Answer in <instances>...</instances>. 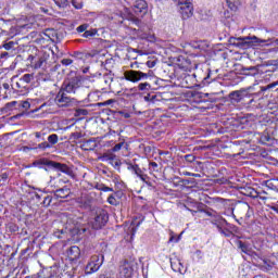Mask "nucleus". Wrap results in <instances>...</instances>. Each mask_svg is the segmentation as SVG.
Returning <instances> with one entry per match:
<instances>
[{"instance_id": "obj_1", "label": "nucleus", "mask_w": 278, "mask_h": 278, "mask_svg": "<svg viewBox=\"0 0 278 278\" xmlns=\"http://www.w3.org/2000/svg\"><path fill=\"white\" fill-rule=\"evenodd\" d=\"M88 83H90V79L81 76H75L71 79L65 80L61 87V90L65 91L67 94H77L81 86L90 88V86H88Z\"/></svg>"}, {"instance_id": "obj_2", "label": "nucleus", "mask_w": 278, "mask_h": 278, "mask_svg": "<svg viewBox=\"0 0 278 278\" xmlns=\"http://www.w3.org/2000/svg\"><path fill=\"white\" fill-rule=\"evenodd\" d=\"M270 39H260L257 36H247V37H231L230 42L235 47H239L240 49H248L249 47H261L262 45H266Z\"/></svg>"}, {"instance_id": "obj_3", "label": "nucleus", "mask_w": 278, "mask_h": 278, "mask_svg": "<svg viewBox=\"0 0 278 278\" xmlns=\"http://www.w3.org/2000/svg\"><path fill=\"white\" fill-rule=\"evenodd\" d=\"M134 12V13H132ZM132 12L127 15L128 21L134 23V25H140L142 16L149 12V5L144 0H137L132 5Z\"/></svg>"}, {"instance_id": "obj_4", "label": "nucleus", "mask_w": 278, "mask_h": 278, "mask_svg": "<svg viewBox=\"0 0 278 278\" xmlns=\"http://www.w3.org/2000/svg\"><path fill=\"white\" fill-rule=\"evenodd\" d=\"M35 164H37V166H48V168H54L55 170H60L61 173H64L72 179H75V177H76L73 168H71L66 164L58 163V162H54V161H51L48 159H40Z\"/></svg>"}, {"instance_id": "obj_5", "label": "nucleus", "mask_w": 278, "mask_h": 278, "mask_svg": "<svg viewBox=\"0 0 278 278\" xmlns=\"http://www.w3.org/2000/svg\"><path fill=\"white\" fill-rule=\"evenodd\" d=\"M149 77H153V71L149 70L148 73L129 70L124 73V78L126 81H131L132 84H138V81H142V79H149Z\"/></svg>"}, {"instance_id": "obj_6", "label": "nucleus", "mask_w": 278, "mask_h": 278, "mask_svg": "<svg viewBox=\"0 0 278 278\" xmlns=\"http://www.w3.org/2000/svg\"><path fill=\"white\" fill-rule=\"evenodd\" d=\"M103 254H94L91 256L89 263L85 268L86 275H92V273H97L101 266H103Z\"/></svg>"}, {"instance_id": "obj_7", "label": "nucleus", "mask_w": 278, "mask_h": 278, "mask_svg": "<svg viewBox=\"0 0 278 278\" xmlns=\"http://www.w3.org/2000/svg\"><path fill=\"white\" fill-rule=\"evenodd\" d=\"M175 4L179 8V13L181 14L182 18H190L192 16L194 8L192 7L191 0H173Z\"/></svg>"}, {"instance_id": "obj_8", "label": "nucleus", "mask_w": 278, "mask_h": 278, "mask_svg": "<svg viewBox=\"0 0 278 278\" xmlns=\"http://www.w3.org/2000/svg\"><path fill=\"white\" fill-rule=\"evenodd\" d=\"M51 55L47 52H40L38 56H31V66L33 68H42L47 71L49 68V59Z\"/></svg>"}, {"instance_id": "obj_9", "label": "nucleus", "mask_w": 278, "mask_h": 278, "mask_svg": "<svg viewBox=\"0 0 278 278\" xmlns=\"http://www.w3.org/2000/svg\"><path fill=\"white\" fill-rule=\"evenodd\" d=\"M108 223V212L103 208H98L96 211V216L93 220H91L90 225L92 229H102V227H105Z\"/></svg>"}, {"instance_id": "obj_10", "label": "nucleus", "mask_w": 278, "mask_h": 278, "mask_svg": "<svg viewBox=\"0 0 278 278\" xmlns=\"http://www.w3.org/2000/svg\"><path fill=\"white\" fill-rule=\"evenodd\" d=\"M134 277V263L124 261L119 266V274L117 278H131Z\"/></svg>"}, {"instance_id": "obj_11", "label": "nucleus", "mask_w": 278, "mask_h": 278, "mask_svg": "<svg viewBox=\"0 0 278 278\" xmlns=\"http://www.w3.org/2000/svg\"><path fill=\"white\" fill-rule=\"evenodd\" d=\"M54 101L59 108H68L73 103V98L66 91L60 89Z\"/></svg>"}, {"instance_id": "obj_12", "label": "nucleus", "mask_w": 278, "mask_h": 278, "mask_svg": "<svg viewBox=\"0 0 278 278\" xmlns=\"http://www.w3.org/2000/svg\"><path fill=\"white\" fill-rule=\"evenodd\" d=\"M31 81H34V74H25L15 84V88L20 90V92H29L27 85L31 84Z\"/></svg>"}, {"instance_id": "obj_13", "label": "nucleus", "mask_w": 278, "mask_h": 278, "mask_svg": "<svg viewBox=\"0 0 278 278\" xmlns=\"http://www.w3.org/2000/svg\"><path fill=\"white\" fill-rule=\"evenodd\" d=\"M92 201H94V199L90 193H81V195L77 198L79 207H83L84 210H90V207H92Z\"/></svg>"}, {"instance_id": "obj_14", "label": "nucleus", "mask_w": 278, "mask_h": 278, "mask_svg": "<svg viewBox=\"0 0 278 278\" xmlns=\"http://www.w3.org/2000/svg\"><path fill=\"white\" fill-rule=\"evenodd\" d=\"M101 162H109L112 166H121V161L116 159V154L106 151L100 156Z\"/></svg>"}, {"instance_id": "obj_15", "label": "nucleus", "mask_w": 278, "mask_h": 278, "mask_svg": "<svg viewBox=\"0 0 278 278\" xmlns=\"http://www.w3.org/2000/svg\"><path fill=\"white\" fill-rule=\"evenodd\" d=\"M81 255V250L79 247L73 245L67 250V257L70 262H77Z\"/></svg>"}, {"instance_id": "obj_16", "label": "nucleus", "mask_w": 278, "mask_h": 278, "mask_svg": "<svg viewBox=\"0 0 278 278\" xmlns=\"http://www.w3.org/2000/svg\"><path fill=\"white\" fill-rule=\"evenodd\" d=\"M71 195V189L68 187H63L54 191L55 199H68Z\"/></svg>"}, {"instance_id": "obj_17", "label": "nucleus", "mask_w": 278, "mask_h": 278, "mask_svg": "<svg viewBox=\"0 0 278 278\" xmlns=\"http://www.w3.org/2000/svg\"><path fill=\"white\" fill-rule=\"evenodd\" d=\"M238 247L242 251V253H245V255H251L253 253L251 244L247 242L238 241Z\"/></svg>"}, {"instance_id": "obj_18", "label": "nucleus", "mask_w": 278, "mask_h": 278, "mask_svg": "<svg viewBox=\"0 0 278 278\" xmlns=\"http://www.w3.org/2000/svg\"><path fill=\"white\" fill-rule=\"evenodd\" d=\"M244 91L242 90H237V91H232L229 94V98L231 99V101H235L236 103H240L242 101V93Z\"/></svg>"}, {"instance_id": "obj_19", "label": "nucleus", "mask_w": 278, "mask_h": 278, "mask_svg": "<svg viewBox=\"0 0 278 278\" xmlns=\"http://www.w3.org/2000/svg\"><path fill=\"white\" fill-rule=\"evenodd\" d=\"M172 269L174 273H182L184 270V265L181 264V261L175 260L170 262Z\"/></svg>"}, {"instance_id": "obj_20", "label": "nucleus", "mask_w": 278, "mask_h": 278, "mask_svg": "<svg viewBox=\"0 0 278 278\" xmlns=\"http://www.w3.org/2000/svg\"><path fill=\"white\" fill-rule=\"evenodd\" d=\"M132 173H135V175H137V177L141 179V181H144L147 184V179H149V176H147L144 172L141 170L140 166L137 165Z\"/></svg>"}, {"instance_id": "obj_21", "label": "nucleus", "mask_w": 278, "mask_h": 278, "mask_svg": "<svg viewBox=\"0 0 278 278\" xmlns=\"http://www.w3.org/2000/svg\"><path fill=\"white\" fill-rule=\"evenodd\" d=\"M211 223L212 225H217V223H226V226L229 227V223L227 222V219L218 215V213H215V216H213V219L211 220Z\"/></svg>"}, {"instance_id": "obj_22", "label": "nucleus", "mask_w": 278, "mask_h": 278, "mask_svg": "<svg viewBox=\"0 0 278 278\" xmlns=\"http://www.w3.org/2000/svg\"><path fill=\"white\" fill-rule=\"evenodd\" d=\"M226 3L230 10L236 12V10H238V7L240 5V0H226Z\"/></svg>"}, {"instance_id": "obj_23", "label": "nucleus", "mask_w": 278, "mask_h": 278, "mask_svg": "<svg viewBox=\"0 0 278 278\" xmlns=\"http://www.w3.org/2000/svg\"><path fill=\"white\" fill-rule=\"evenodd\" d=\"M60 137L56 134H52L48 137V144H50V149L53 148L54 144H58Z\"/></svg>"}, {"instance_id": "obj_24", "label": "nucleus", "mask_w": 278, "mask_h": 278, "mask_svg": "<svg viewBox=\"0 0 278 278\" xmlns=\"http://www.w3.org/2000/svg\"><path fill=\"white\" fill-rule=\"evenodd\" d=\"M243 73H244V75L255 76V75H257V67H255V66L243 67Z\"/></svg>"}, {"instance_id": "obj_25", "label": "nucleus", "mask_w": 278, "mask_h": 278, "mask_svg": "<svg viewBox=\"0 0 278 278\" xmlns=\"http://www.w3.org/2000/svg\"><path fill=\"white\" fill-rule=\"evenodd\" d=\"M266 187L269 188V190H276L278 192L277 180H275V179L267 180Z\"/></svg>"}, {"instance_id": "obj_26", "label": "nucleus", "mask_w": 278, "mask_h": 278, "mask_svg": "<svg viewBox=\"0 0 278 278\" xmlns=\"http://www.w3.org/2000/svg\"><path fill=\"white\" fill-rule=\"evenodd\" d=\"M116 197H117V193H113V194H111L109 198H108V203L110 204V205H118V199H116Z\"/></svg>"}, {"instance_id": "obj_27", "label": "nucleus", "mask_w": 278, "mask_h": 278, "mask_svg": "<svg viewBox=\"0 0 278 278\" xmlns=\"http://www.w3.org/2000/svg\"><path fill=\"white\" fill-rule=\"evenodd\" d=\"M36 149H40L41 151H47V149H51V144L47 141H42L41 143H38Z\"/></svg>"}, {"instance_id": "obj_28", "label": "nucleus", "mask_w": 278, "mask_h": 278, "mask_svg": "<svg viewBox=\"0 0 278 278\" xmlns=\"http://www.w3.org/2000/svg\"><path fill=\"white\" fill-rule=\"evenodd\" d=\"M92 36H97V29L96 28L90 29V30H86L83 34V38H92Z\"/></svg>"}, {"instance_id": "obj_29", "label": "nucleus", "mask_w": 278, "mask_h": 278, "mask_svg": "<svg viewBox=\"0 0 278 278\" xmlns=\"http://www.w3.org/2000/svg\"><path fill=\"white\" fill-rule=\"evenodd\" d=\"M55 5H58V8H67L68 7V0H53Z\"/></svg>"}, {"instance_id": "obj_30", "label": "nucleus", "mask_w": 278, "mask_h": 278, "mask_svg": "<svg viewBox=\"0 0 278 278\" xmlns=\"http://www.w3.org/2000/svg\"><path fill=\"white\" fill-rule=\"evenodd\" d=\"M90 144H92V140H87L81 144V149H84V151H92V147H90Z\"/></svg>"}, {"instance_id": "obj_31", "label": "nucleus", "mask_w": 278, "mask_h": 278, "mask_svg": "<svg viewBox=\"0 0 278 278\" xmlns=\"http://www.w3.org/2000/svg\"><path fill=\"white\" fill-rule=\"evenodd\" d=\"M75 116H88V110L86 109H76Z\"/></svg>"}, {"instance_id": "obj_32", "label": "nucleus", "mask_w": 278, "mask_h": 278, "mask_svg": "<svg viewBox=\"0 0 278 278\" xmlns=\"http://www.w3.org/2000/svg\"><path fill=\"white\" fill-rule=\"evenodd\" d=\"M34 136L38 139V142H42L45 141V136H47V134L42 131H37L34 134Z\"/></svg>"}, {"instance_id": "obj_33", "label": "nucleus", "mask_w": 278, "mask_h": 278, "mask_svg": "<svg viewBox=\"0 0 278 278\" xmlns=\"http://www.w3.org/2000/svg\"><path fill=\"white\" fill-rule=\"evenodd\" d=\"M222 236H224L225 238H231V236H233V232H231L229 229L227 228H223L222 231L219 232Z\"/></svg>"}, {"instance_id": "obj_34", "label": "nucleus", "mask_w": 278, "mask_h": 278, "mask_svg": "<svg viewBox=\"0 0 278 278\" xmlns=\"http://www.w3.org/2000/svg\"><path fill=\"white\" fill-rule=\"evenodd\" d=\"M139 90H151V84L149 83H140L138 85Z\"/></svg>"}, {"instance_id": "obj_35", "label": "nucleus", "mask_w": 278, "mask_h": 278, "mask_svg": "<svg viewBox=\"0 0 278 278\" xmlns=\"http://www.w3.org/2000/svg\"><path fill=\"white\" fill-rule=\"evenodd\" d=\"M72 5L76 9V10H81V8H84V3L79 0H72Z\"/></svg>"}, {"instance_id": "obj_36", "label": "nucleus", "mask_w": 278, "mask_h": 278, "mask_svg": "<svg viewBox=\"0 0 278 278\" xmlns=\"http://www.w3.org/2000/svg\"><path fill=\"white\" fill-rule=\"evenodd\" d=\"M146 65L148 66V68H155V66L157 65V59L147 61Z\"/></svg>"}, {"instance_id": "obj_37", "label": "nucleus", "mask_w": 278, "mask_h": 278, "mask_svg": "<svg viewBox=\"0 0 278 278\" xmlns=\"http://www.w3.org/2000/svg\"><path fill=\"white\" fill-rule=\"evenodd\" d=\"M157 99V96L149 93L144 97V101H148L149 103H155V100Z\"/></svg>"}, {"instance_id": "obj_38", "label": "nucleus", "mask_w": 278, "mask_h": 278, "mask_svg": "<svg viewBox=\"0 0 278 278\" xmlns=\"http://www.w3.org/2000/svg\"><path fill=\"white\" fill-rule=\"evenodd\" d=\"M51 201H53V198L51 195H47L42 201V205L45 207H49V205H51Z\"/></svg>"}, {"instance_id": "obj_39", "label": "nucleus", "mask_w": 278, "mask_h": 278, "mask_svg": "<svg viewBox=\"0 0 278 278\" xmlns=\"http://www.w3.org/2000/svg\"><path fill=\"white\" fill-rule=\"evenodd\" d=\"M87 29H88V24H83L76 28V31H78V34H84V31L86 33Z\"/></svg>"}, {"instance_id": "obj_40", "label": "nucleus", "mask_w": 278, "mask_h": 278, "mask_svg": "<svg viewBox=\"0 0 278 278\" xmlns=\"http://www.w3.org/2000/svg\"><path fill=\"white\" fill-rule=\"evenodd\" d=\"M185 160H186V162H189L190 164H192V162H194V160H197V156H194V154H187V155H185Z\"/></svg>"}, {"instance_id": "obj_41", "label": "nucleus", "mask_w": 278, "mask_h": 278, "mask_svg": "<svg viewBox=\"0 0 278 278\" xmlns=\"http://www.w3.org/2000/svg\"><path fill=\"white\" fill-rule=\"evenodd\" d=\"M214 225L216 226L217 231L220 233L225 228V225H227V223L217 222V224H214Z\"/></svg>"}, {"instance_id": "obj_42", "label": "nucleus", "mask_w": 278, "mask_h": 278, "mask_svg": "<svg viewBox=\"0 0 278 278\" xmlns=\"http://www.w3.org/2000/svg\"><path fill=\"white\" fill-rule=\"evenodd\" d=\"M81 138V132H72L71 140H79Z\"/></svg>"}, {"instance_id": "obj_43", "label": "nucleus", "mask_w": 278, "mask_h": 278, "mask_svg": "<svg viewBox=\"0 0 278 278\" xmlns=\"http://www.w3.org/2000/svg\"><path fill=\"white\" fill-rule=\"evenodd\" d=\"M61 64H63V66H71V64H73V60L72 59H63L61 61Z\"/></svg>"}, {"instance_id": "obj_44", "label": "nucleus", "mask_w": 278, "mask_h": 278, "mask_svg": "<svg viewBox=\"0 0 278 278\" xmlns=\"http://www.w3.org/2000/svg\"><path fill=\"white\" fill-rule=\"evenodd\" d=\"M121 149H123V142L122 143H117L112 148L113 153H116L118 151H121Z\"/></svg>"}, {"instance_id": "obj_45", "label": "nucleus", "mask_w": 278, "mask_h": 278, "mask_svg": "<svg viewBox=\"0 0 278 278\" xmlns=\"http://www.w3.org/2000/svg\"><path fill=\"white\" fill-rule=\"evenodd\" d=\"M13 47H14V42L13 41H10V42L3 45V48L7 51H10V49H12Z\"/></svg>"}, {"instance_id": "obj_46", "label": "nucleus", "mask_w": 278, "mask_h": 278, "mask_svg": "<svg viewBox=\"0 0 278 278\" xmlns=\"http://www.w3.org/2000/svg\"><path fill=\"white\" fill-rule=\"evenodd\" d=\"M101 192H114V189L112 187H108L105 185H102V191Z\"/></svg>"}, {"instance_id": "obj_47", "label": "nucleus", "mask_w": 278, "mask_h": 278, "mask_svg": "<svg viewBox=\"0 0 278 278\" xmlns=\"http://www.w3.org/2000/svg\"><path fill=\"white\" fill-rule=\"evenodd\" d=\"M204 214H206V216H210L211 218H214V216H216V212L215 211H203Z\"/></svg>"}, {"instance_id": "obj_48", "label": "nucleus", "mask_w": 278, "mask_h": 278, "mask_svg": "<svg viewBox=\"0 0 278 278\" xmlns=\"http://www.w3.org/2000/svg\"><path fill=\"white\" fill-rule=\"evenodd\" d=\"M74 58H77V60H84V52H74Z\"/></svg>"}, {"instance_id": "obj_49", "label": "nucleus", "mask_w": 278, "mask_h": 278, "mask_svg": "<svg viewBox=\"0 0 278 278\" xmlns=\"http://www.w3.org/2000/svg\"><path fill=\"white\" fill-rule=\"evenodd\" d=\"M254 199H260L261 201H266L268 198L262 195V193H256V194L254 195Z\"/></svg>"}, {"instance_id": "obj_50", "label": "nucleus", "mask_w": 278, "mask_h": 278, "mask_svg": "<svg viewBox=\"0 0 278 278\" xmlns=\"http://www.w3.org/2000/svg\"><path fill=\"white\" fill-rule=\"evenodd\" d=\"M22 108H24V110H29V108H31V104L28 101H24L22 103Z\"/></svg>"}, {"instance_id": "obj_51", "label": "nucleus", "mask_w": 278, "mask_h": 278, "mask_svg": "<svg viewBox=\"0 0 278 278\" xmlns=\"http://www.w3.org/2000/svg\"><path fill=\"white\" fill-rule=\"evenodd\" d=\"M276 86H278V80L275 81V83H271V84L267 85L266 89H267V90H270V88H275Z\"/></svg>"}, {"instance_id": "obj_52", "label": "nucleus", "mask_w": 278, "mask_h": 278, "mask_svg": "<svg viewBox=\"0 0 278 278\" xmlns=\"http://www.w3.org/2000/svg\"><path fill=\"white\" fill-rule=\"evenodd\" d=\"M130 68H141V67H140V63H138V62L131 63V64H130Z\"/></svg>"}, {"instance_id": "obj_53", "label": "nucleus", "mask_w": 278, "mask_h": 278, "mask_svg": "<svg viewBox=\"0 0 278 278\" xmlns=\"http://www.w3.org/2000/svg\"><path fill=\"white\" fill-rule=\"evenodd\" d=\"M202 84L203 86H207L210 84V75L203 79Z\"/></svg>"}, {"instance_id": "obj_54", "label": "nucleus", "mask_w": 278, "mask_h": 278, "mask_svg": "<svg viewBox=\"0 0 278 278\" xmlns=\"http://www.w3.org/2000/svg\"><path fill=\"white\" fill-rule=\"evenodd\" d=\"M137 164H128V170H132V173H134V170L137 168Z\"/></svg>"}, {"instance_id": "obj_55", "label": "nucleus", "mask_w": 278, "mask_h": 278, "mask_svg": "<svg viewBox=\"0 0 278 278\" xmlns=\"http://www.w3.org/2000/svg\"><path fill=\"white\" fill-rule=\"evenodd\" d=\"M0 177H1L2 181H7L9 175H8V173H2Z\"/></svg>"}, {"instance_id": "obj_56", "label": "nucleus", "mask_w": 278, "mask_h": 278, "mask_svg": "<svg viewBox=\"0 0 278 278\" xmlns=\"http://www.w3.org/2000/svg\"><path fill=\"white\" fill-rule=\"evenodd\" d=\"M39 10H40L43 14H49V9H46L45 7L39 8Z\"/></svg>"}, {"instance_id": "obj_57", "label": "nucleus", "mask_w": 278, "mask_h": 278, "mask_svg": "<svg viewBox=\"0 0 278 278\" xmlns=\"http://www.w3.org/2000/svg\"><path fill=\"white\" fill-rule=\"evenodd\" d=\"M121 114H122V116H123L124 118H131V114H129V113H124V112H122Z\"/></svg>"}, {"instance_id": "obj_58", "label": "nucleus", "mask_w": 278, "mask_h": 278, "mask_svg": "<svg viewBox=\"0 0 278 278\" xmlns=\"http://www.w3.org/2000/svg\"><path fill=\"white\" fill-rule=\"evenodd\" d=\"M96 190L102 191L103 190V184H97L96 185Z\"/></svg>"}, {"instance_id": "obj_59", "label": "nucleus", "mask_w": 278, "mask_h": 278, "mask_svg": "<svg viewBox=\"0 0 278 278\" xmlns=\"http://www.w3.org/2000/svg\"><path fill=\"white\" fill-rule=\"evenodd\" d=\"M150 166H152V168H157V163L151 162V163H150Z\"/></svg>"}, {"instance_id": "obj_60", "label": "nucleus", "mask_w": 278, "mask_h": 278, "mask_svg": "<svg viewBox=\"0 0 278 278\" xmlns=\"http://www.w3.org/2000/svg\"><path fill=\"white\" fill-rule=\"evenodd\" d=\"M99 278H114L113 276L100 275Z\"/></svg>"}, {"instance_id": "obj_61", "label": "nucleus", "mask_w": 278, "mask_h": 278, "mask_svg": "<svg viewBox=\"0 0 278 278\" xmlns=\"http://www.w3.org/2000/svg\"><path fill=\"white\" fill-rule=\"evenodd\" d=\"M110 103H114V100H108L106 102H105V105H110Z\"/></svg>"}, {"instance_id": "obj_62", "label": "nucleus", "mask_w": 278, "mask_h": 278, "mask_svg": "<svg viewBox=\"0 0 278 278\" xmlns=\"http://www.w3.org/2000/svg\"><path fill=\"white\" fill-rule=\"evenodd\" d=\"M108 79H110V77H108V76L103 77V80H104L105 84H108Z\"/></svg>"}, {"instance_id": "obj_63", "label": "nucleus", "mask_w": 278, "mask_h": 278, "mask_svg": "<svg viewBox=\"0 0 278 278\" xmlns=\"http://www.w3.org/2000/svg\"><path fill=\"white\" fill-rule=\"evenodd\" d=\"M185 175H187V177H192V173H190V172H187Z\"/></svg>"}, {"instance_id": "obj_64", "label": "nucleus", "mask_w": 278, "mask_h": 278, "mask_svg": "<svg viewBox=\"0 0 278 278\" xmlns=\"http://www.w3.org/2000/svg\"><path fill=\"white\" fill-rule=\"evenodd\" d=\"M10 105H16V101L11 102Z\"/></svg>"}]
</instances>
